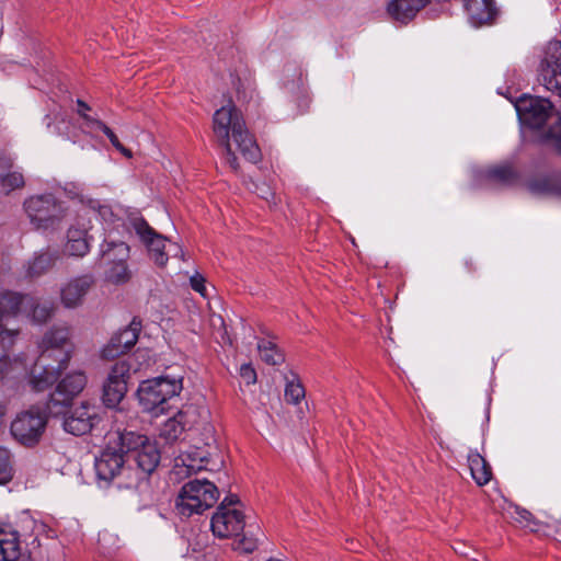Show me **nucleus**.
Instances as JSON below:
<instances>
[{"label": "nucleus", "instance_id": "nucleus-1", "mask_svg": "<svg viewBox=\"0 0 561 561\" xmlns=\"http://www.w3.org/2000/svg\"><path fill=\"white\" fill-rule=\"evenodd\" d=\"M213 130L220 145H227L232 138L238 150L247 160L251 162L260 160V148L247 129L241 112L233 104L222 106L215 112Z\"/></svg>", "mask_w": 561, "mask_h": 561}, {"label": "nucleus", "instance_id": "nucleus-2", "mask_svg": "<svg viewBox=\"0 0 561 561\" xmlns=\"http://www.w3.org/2000/svg\"><path fill=\"white\" fill-rule=\"evenodd\" d=\"M111 439L114 446H124L126 454H131L136 463V470L133 469L130 481L125 484L118 483V488H137L139 481L145 480L159 466L161 454L156 443L150 442L148 437L135 432L116 428Z\"/></svg>", "mask_w": 561, "mask_h": 561}, {"label": "nucleus", "instance_id": "nucleus-3", "mask_svg": "<svg viewBox=\"0 0 561 561\" xmlns=\"http://www.w3.org/2000/svg\"><path fill=\"white\" fill-rule=\"evenodd\" d=\"M30 224L36 230H56L68 215V207L53 194H38L27 197L23 203Z\"/></svg>", "mask_w": 561, "mask_h": 561}, {"label": "nucleus", "instance_id": "nucleus-4", "mask_svg": "<svg viewBox=\"0 0 561 561\" xmlns=\"http://www.w3.org/2000/svg\"><path fill=\"white\" fill-rule=\"evenodd\" d=\"M218 497V488L213 482L206 479H195L181 488L175 505L180 515L190 517L210 508Z\"/></svg>", "mask_w": 561, "mask_h": 561}, {"label": "nucleus", "instance_id": "nucleus-5", "mask_svg": "<svg viewBox=\"0 0 561 561\" xmlns=\"http://www.w3.org/2000/svg\"><path fill=\"white\" fill-rule=\"evenodd\" d=\"M182 388V378L180 377L161 376L145 380L138 388V400L145 411L153 412L160 409V412H163V404L179 396Z\"/></svg>", "mask_w": 561, "mask_h": 561}, {"label": "nucleus", "instance_id": "nucleus-6", "mask_svg": "<svg viewBox=\"0 0 561 561\" xmlns=\"http://www.w3.org/2000/svg\"><path fill=\"white\" fill-rule=\"evenodd\" d=\"M49 411L32 407L16 415L11 423V434L26 447L35 446L45 432Z\"/></svg>", "mask_w": 561, "mask_h": 561}, {"label": "nucleus", "instance_id": "nucleus-7", "mask_svg": "<svg viewBox=\"0 0 561 561\" xmlns=\"http://www.w3.org/2000/svg\"><path fill=\"white\" fill-rule=\"evenodd\" d=\"M515 108L520 123L531 129H540L550 119L554 124L561 122L552 103L545 98L523 95L516 101Z\"/></svg>", "mask_w": 561, "mask_h": 561}, {"label": "nucleus", "instance_id": "nucleus-8", "mask_svg": "<svg viewBox=\"0 0 561 561\" xmlns=\"http://www.w3.org/2000/svg\"><path fill=\"white\" fill-rule=\"evenodd\" d=\"M114 434L115 430L110 431L106 434V447L95 459L94 467L96 476L100 480L107 482L114 480L118 476H126L128 481H130L133 469L124 467L126 448L121 445L114 446L112 444L111 439H114Z\"/></svg>", "mask_w": 561, "mask_h": 561}, {"label": "nucleus", "instance_id": "nucleus-9", "mask_svg": "<svg viewBox=\"0 0 561 561\" xmlns=\"http://www.w3.org/2000/svg\"><path fill=\"white\" fill-rule=\"evenodd\" d=\"M70 337L69 327L57 325L51 328L43 336L41 359H53L60 364V368H68L75 350Z\"/></svg>", "mask_w": 561, "mask_h": 561}, {"label": "nucleus", "instance_id": "nucleus-10", "mask_svg": "<svg viewBox=\"0 0 561 561\" xmlns=\"http://www.w3.org/2000/svg\"><path fill=\"white\" fill-rule=\"evenodd\" d=\"M201 410L196 405L183 407L175 415L168 419L160 428V438L167 444L184 442L201 421Z\"/></svg>", "mask_w": 561, "mask_h": 561}, {"label": "nucleus", "instance_id": "nucleus-11", "mask_svg": "<svg viewBox=\"0 0 561 561\" xmlns=\"http://www.w3.org/2000/svg\"><path fill=\"white\" fill-rule=\"evenodd\" d=\"M1 304H9V311L15 312V317H25L33 322L44 323L54 312L50 302H39L35 297L27 294L4 291Z\"/></svg>", "mask_w": 561, "mask_h": 561}, {"label": "nucleus", "instance_id": "nucleus-12", "mask_svg": "<svg viewBox=\"0 0 561 561\" xmlns=\"http://www.w3.org/2000/svg\"><path fill=\"white\" fill-rule=\"evenodd\" d=\"M102 259L110 265L106 279L113 284L126 283L130 272L126 264L129 257V247L124 241L105 240L101 245Z\"/></svg>", "mask_w": 561, "mask_h": 561}, {"label": "nucleus", "instance_id": "nucleus-13", "mask_svg": "<svg viewBox=\"0 0 561 561\" xmlns=\"http://www.w3.org/2000/svg\"><path fill=\"white\" fill-rule=\"evenodd\" d=\"M538 80L561 99V42L552 41L547 45Z\"/></svg>", "mask_w": 561, "mask_h": 561}, {"label": "nucleus", "instance_id": "nucleus-14", "mask_svg": "<svg viewBox=\"0 0 561 561\" xmlns=\"http://www.w3.org/2000/svg\"><path fill=\"white\" fill-rule=\"evenodd\" d=\"M87 375L83 370H73L67 374L56 386L47 402L49 413H58L57 405H68L87 386Z\"/></svg>", "mask_w": 561, "mask_h": 561}, {"label": "nucleus", "instance_id": "nucleus-15", "mask_svg": "<svg viewBox=\"0 0 561 561\" xmlns=\"http://www.w3.org/2000/svg\"><path fill=\"white\" fill-rule=\"evenodd\" d=\"M210 527L218 538L238 536L245 527V516L241 508H229V503L219 504L214 513Z\"/></svg>", "mask_w": 561, "mask_h": 561}, {"label": "nucleus", "instance_id": "nucleus-16", "mask_svg": "<svg viewBox=\"0 0 561 561\" xmlns=\"http://www.w3.org/2000/svg\"><path fill=\"white\" fill-rule=\"evenodd\" d=\"M131 369L130 363L126 360L116 362L103 386V402L107 408L117 407L127 392V380Z\"/></svg>", "mask_w": 561, "mask_h": 561}, {"label": "nucleus", "instance_id": "nucleus-17", "mask_svg": "<svg viewBox=\"0 0 561 561\" xmlns=\"http://www.w3.org/2000/svg\"><path fill=\"white\" fill-rule=\"evenodd\" d=\"M208 462V450L201 447L190 446L186 450H181L174 458L171 478L180 482L183 479L206 469Z\"/></svg>", "mask_w": 561, "mask_h": 561}, {"label": "nucleus", "instance_id": "nucleus-18", "mask_svg": "<svg viewBox=\"0 0 561 561\" xmlns=\"http://www.w3.org/2000/svg\"><path fill=\"white\" fill-rule=\"evenodd\" d=\"M100 408L90 402H82L64 420L66 432L80 436L91 432L101 422Z\"/></svg>", "mask_w": 561, "mask_h": 561}, {"label": "nucleus", "instance_id": "nucleus-19", "mask_svg": "<svg viewBox=\"0 0 561 561\" xmlns=\"http://www.w3.org/2000/svg\"><path fill=\"white\" fill-rule=\"evenodd\" d=\"M131 227L139 236L140 240L146 244L150 257L159 266L168 263L169 256L164 252L167 239L157 233L144 218L131 219Z\"/></svg>", "mask_w": 561, "mask_h": 561}, {"label": "nucleus", "instance_id": "nucleus-20", "mask_svg": "<svg viewBox=\"0 0 561 561\" xmlns=\"http://www.w3.org/2000/svg\"><path fill=\"white\" fill-rule=\"evenodd\" d=\"M142 324L134 318L123 330L115 333L102 350V357L113 359L128 352L138 341Z\"/></svg>", "mask_w": 561, "mask_h": 561}, {"label": "nucleus", "instance_id": "nucleus-21", "mask_svg": "<svg viewBox=\"0 0 561 561\" xmlns=\"http://www.w3.org/2000/svg\"><path fill=\"white\" fill-rule=\"evenodd\" d=\"M94 285V277L90 274L70 278L60 288V302L66 309L80 307L87 294Z\"/></svg>", "mask_w": 561, "mask_h": 561}, {"label": "nucleus", "instance_id": "nucleus-22", "mask_svg": "<svg viewBox=\"0 0 561 561\" xmlns=\"http://www.w3.org/2000/svg\"><path fill=\"white\" fill-rule=\"evenodd\" d=\"M431 0H391L387 11L392 20L408 24Z\"/></svg>", "mask_w": 561, "mask_h": 561}, {"label": "nucleus", "instance_id": "nucleus-23", "mask_svg": "<svg viewBox=\"0 0 561 561\" xmlns=\"http://www.w3.org/2000/svg\"><path fill=\"white\" fill-rule=\"evenodd\" d=\"M66 369L60 368L59 363H57V366L46 364L41 367L35 364L28 379V385L33 391L42 392L53 386Z\"/></svg>", "mask_w": 561, "mask_h": 561}, {"label": "nucleus", "instance_id": "nucleus-24", "mask_svg": "<svg viewBox=\"0 0 561 561\" xmlns=\"http://www.w3.org/2000/svg\"><path fill=\"white\" fill-rule=\"evenodd\" d=\"M465 7L476 26L491 23L497 13L493 0H465Z\"/></svg>", "mask_w": 561, "mask_h": 561}, {"label": "nucleus", "instance_id": "nucleus-25", "mask_svg": "<svg viewBox=\"0 0 561 561\" xmlns=\"http://www.w3.org/2000/svg\"><path fill=\"white\" fill-rule=\"evenodd\" d=\"M58 260V250L44 249L35 253L33 259L27 262L26 275L31 278L39 277L53 268Z\"/></svg>", "mask_w": 561, "mask_h": 561}, {"label": "nucleus", "instance_id": "nucleus-26", "mask_svg": "<svg viewBox=\"0 0 561 561\" xmlns=\"http://www.w3.org/2000/svg\"><path fill=\"white\" fill-rule=\"evenodd\" d=\"M468 466L472 479L479 486H483L491 481L493 477L492 468L478 451L471 450L468 454Z\"/></svg>", "mask_w": 561, "mask_h": 561}, {"label": "nucleus", "instance_id": "nucleus-27", "mask_svg": "<svg viewBox=\"0 0 561 561\" xmlns=\"http://www.w3.org/2000/svg\"><path fill=\"white\" fill-rule=\"evenodd\" d=\"M3 297L4 291L0 294V300H2ZM9 304H0V344L4 350L11 348L15 344L19 335V330L5 328L4 322L15 317V312L9 311Z\"/></svg>", "mask_w": 561, "mask_h": 561}, {"label": "nucleus", "instance_id": "nucleus-28", "mask_svg": "<svg viewBox=\"0 0 561 561\" xmlns=\"http://www.w3.org/2000/svg\"><path fill=\"white\" fill-rule=\"evenodd\" d=\"M0 554L2 561H18L21 556L19 535L15 530L8 529L0 537Z\"/></svg>", "mask_w": 561, "mask_h": 561}, {"label": "nucleus", "instance_id": "nucleus-29", "mask_svg": "<svg viewBox=\"0 0 561 561\" xmlns=\"http://www.w3.org/2000/svg\"><path fill=\"white\" fill-rule=\"evenodd\" d=\"M257 351L261 359L267 365L276 366L283 364L285 360L283 352L271 340H260L257 342Z\"/></svg>", "mask_w": 561, "mask_h": 561}, {"label": "nucleus", "instance_id": "nucleus-30", "mask_svg": "<svg viewBox=\"0 0 561 561\" xmlns=\"http://www.w3.org/2000/svg\"><path fill=\"white\" fill-rule=\"evenodd\" d=\"M24 184V176L20 171H9L0 176V191L5 195L22 188Z\"/></svg>", "mask_w": 561, "mask_h": 561}, {"label": "nucleus", "instance_id": "nucleus-31", "mask_svg": "<svg viewBox=\"0 0 561 561\" xmlns=\"http://www.w3.org/2000/svg\"><path fill=\"white\" fill-rule=\"evenodd\" d=\"M25 369V363L24 358L16 357L13 360L4 354L0 356V382L9 377L13 376L18 370H24Z\"/></svg>", "mask_w": 561, "mask_h": 561}, {"label": "nucleus", "instance_id": "nucleus-32", "mask_svg": "<svg viewBox=\"0 0 561 561\" xmlns=\"http://www.w3.org/2000/svg\"><path fill=\"white\" fill-rule=\"evenodd\" d=\"M14 469L10 451L0 447V485L9 483L13 478Z\"/></svg>", "mask_w": 561, "mask_h": 561}, {"label": "nucleus", "instance_id": "nucleus-33", "mask_svg": "<svg viewBox=\"0 0 561 561\" xmlns=\"http://www.w3.org/2000/svg\"><path fill=\"white\" fill-rule=\"evenodd\" d=\"M488 178L501 184H511L516 179V173L510 165H500L488 171Z\"/></svg>", "mask_w": 561, "mask_h": 561}, {"label": "nucleus", "instance_id": "nucleus-34", "mask_svg": "<svg viewBox=\"0 0 561 561\" xmlns=\"http://www.w3.org/2000/svg\"><path fill=\"white\" fill-rule=\"evenodd\" d=\"M91 123H93L95 125L94 130H102L106 135L108 140L111 141L112 146L116 150H118L123 156H125L128 159H130L133 157V152L128 148H126L125 146L122 145V142L119 141V139L117 138L115 133L108 126H106L102 121L101 122L91 121Z\"/></svg>", "mask_w": 561, "mask_h": 561}, {"label": "nucleus", "instance_id": "nucleus-35", "mask_svg": "<svg viewBox=\"0 0 561 561\" xmlns=\"http://www.w3.org/2000/svg\"><path fill=\"white\" fill-rule=\"evenodd\" d=\"M65 251L71 256H84L90 251L88 239H70L67 240Z\"/></svg>", "mask_w": 561, "mask_h": 561}, {"label": "nucleus", "instance_id": "nucleus-36", "mask_svg": "<svg viewBox=\"0 0 561 561\" xmlns=\"http://www.w3.org/2000/svg\"><path fill=\"white\" fill-rule=\"evenodd\" d=\"M305 398V388L299 381H288L285 388V400L298 404Z\"/></svg>", "mask_w": 561, "mask_h": 561}, {"label": "nucleus", "instance_id": "nucleus-37", "mask_svg": "<svg viewBox=\"0 0 561 561\" xmlns=\"http://www.w3.org/2000/svg\"><path fill=\"white\" fill-rule=\"evenodd\" d=\"M131 359L136 363L135 366L130 364L135 371L146 369L154 363L151 351L148 348H138Z\"/></svg>", "mask_w": 561, "mask_h": 561}, {"label": "nucleus", "instance_id": "nucleus-38", "mask_svg": "<svg viewBox=\"0 0 561 561\" xmlns=\"http://www.w3.org/2000/svg\"><path fill=\"white\" fill-rule=\"evenodd\" d=\"M257 542L259 540L256 538L247 533L242 536V538L234 541L233 548L234 550H238L243 553H251L256 549Z\"/></svg>", "mask_w": 561, "mask_h": 561}, {"label": "nucleus", "instance_id": "nucleus-39", "mask_svg": "<svg viewBox=\"0 0 561 561\" xmlns=\"http://www.w3.org/2000/svg\"><path fill=\"white\" fill-rule=\"evenodd\" d=\"M77 105H78V114L82 117V119L84 121V127L90 131H94V128H95V125L93 123H91V121L93 122H101L100 119H98L96 117H93L91 115L88 114V112L91 110L90 106L82 100H77Z\"/></svg>", "mask_w": 561, "mask_h": 561}, {"label": "nucleus", "instance_id": "nucleus-40", "mask_svg": "<svg viewBox=\"0 0 561 561\" xmlns=\"http://www.w3.org/2000/svg\"><path fill=\"white\" fill-rule=\"evenodd\" d=\"M513 517L516 522L524 525L525 527H530L533 515L527 510L519 506H515Z\"/></svg>", "mask_w": 561, "mask_h": 561}, {"label": "nucleus", "instance_id": "nucleus-41", "mask_svg": "<svg viewBox=\"0 0 561 561\" xmlns=\"http://www.w3.org/2000/svg\"><path fill=\"white\" fill-rule=\"evenodd\" d=\"M547 138L553 140L556 150L561 153V122L553 124V126L548 129Z\"/></svg>", "mask_w": 561, "mask_h": 561}, {"label": "nucleus", "instance_id": "nucleus-42", "mask_svg": "<svg viewBox=\"0 0 561 561\" xmlns=\"http://www.w3.org/2000/svg\"><path fill=\"white\" fill-rule=\"evenodd\" d=\"M240 376L247 385H253L256 382V371L251 364L241 365Z\"/></svg>", "mask_w": 561, "mask_h": 561}, {"label": "nucleus", "instance_id": "nucleus-43", "mask_svg": "<svg viewBox=\"0 0 561 561\" xmlns=\"http://www.w3.org/2000/svg\"><path fill=\"white\" fill-rule=\"evenodd\" d=\"M66 195L71 199H79L81 203L83 202L82 191L83 188L77 183H68L65 186Z\"/></svg>", "mask_w": 561, "mask_h": 561}, {"label": "nucleus", "instance_id": "nucleus-44", "mask_svg": "<svg viewBox=\"0 0 561 561\" xmlns=\"http://www.w3.org/2000/svg\"><path fill=\"white\" fill-rule=\"evenodd\" d=\"M13 165L14 159L5 152H0V176L11 171Z\"/></svg>", "mask_w": 561, "mask_h": 561}, {"label": "nucleus", "instance_id": "nucleus-45", "mask_svg": "<svg viewBox=\"0 0 561 561\" xmlns=\"http://www.w3.org/2000/svg\"><path fill=\"white\" fill-rule=\"evenodd\" d=\"M255 193L257 194V196H260L261 198H263L265 201H270V198L274 197L273 190L265 182L255 184Z\"/></svg>", "mask_w": 561, "mask_h": 561}, {"label": "nucleus", "instance_id": "nucleus-46", "mask_svg": "<svg viewBox=\"0 0 561 561\" xmlns=\"http://www.w3.org/2000/svg\"><path fill=\"white\" fill-rule=\"evenodd\" d=\"M221 146L225 148V151H226L227 163L233 171L237 172L239 170V163H238V159H237L236 154L233 153V151L231 149L230 142H228L227 145H221Z\"/></svg>", "mask_w": 561, "mask_h": 561}, {"label": "nucleus", "instance_id": "nucleus-47", "mask_svg": "<svg viewBox=\"0 0 561 561\" xmlns=\"http://www.w3.org/2000/svg\"><path fill=\"white\" fill-rule=\"evenodd\" d=\"M88 229L85 227L71 226L67 232V240L70 239H88Z\"/></svg>", "mask_w": 561, "mask_h": 561}, {"label": "nucleus", "instance_id": "nucleus-48", "mask_svg": "<svg viewBox=\"0 0 561 561\" xmlns=\"http://www.w3.org/2000/svg\"><path fill=\"white\" fill-rule=\"evenodd\" d=\"M192 288L199 293L202 296H206L205 279L201 275H194L190 279Z\"/></svg>", "mask_w": 561, "mask_h": 561}, {"label": "nucleus", "instance_id": "nucleus-49", "mask_svg": "<svg viewBox=\"0 0 561 561\" xmlns=\"http://www.w3.org/2000/svg\"><path fill=\"white\" fill-rule=\"evenodd\" d=\"M229 503V508H241L239 497L234 494L227 495L220 504Z\"/></svg>", "mask_w": 561, "mask_h": 561}, {"label": "nucleus", "instance_id": "nucleus-50", "mask_svg": "<svg viewBox=\"0 0 561 561\" xmlns=\"http://www.w3.org/2000/svg\"><path fill=\"white\" fill-rule=\"evenodd\" d=\"M541 190L547 191V192L551 191V192H554L557 195L561 196V182L553 187H550L545 183Z\"/></svg>", "mask_w": 561, "mask_h": 561}, {"label": "nucleus", "instance_id": "nucleus-51", "mask_svg": "<svg viewBox=\"0 0 561 561\" xmlns=\"http://www.w3.org/2000/svg\"><path fill=\"white\" fill-rule=\"evenodd\" d=\"M10 527L0 523V537L9 529Z\"/></svg>", "mask_w": 561, "mask_h": 561}, {"label": "nucleus", "instance_id": "nucleus-52", "mask_svg": "<svg viewBox=\"0 0 561 561\" xmlns=\"http://www.w3.org/2000/svg\"><path fill=\"white\" fill-rule=\"evenodd\" d=\"M176 251L174 252V255H178L179 252H182L181 248H179L178 245H174Z\"/></svg>", "mask_w": 561, "mask_h": 561}, {"label": "nucleus", "instance_id": "nucleus-53", "mask_svg": "<svg viewBox=\"0 0 561 561\" xmlns=\"http://www.w3.org/2000/svg\"><path fill=\"white\" fill-rule=\"evenodd\" d=\"M4 415V408L0 407V419Z\"/></svg>", "mask_w": 561, "mask_h": 561}, {"label": "nucleus", "instance_id": "nucleus-54", "mask_svg": "<svg viewBox=\"0 0 561 561\" xmlns=\"http://www.w3.org/2000/svg\"><path fill=\"white\" fill-rule=\"evenodd\" d=\"M557 534L561 537V526L557 529Z\"/></svg>", "mask_w": 561, "mask_h": 561}]
</instances>
